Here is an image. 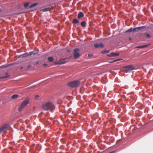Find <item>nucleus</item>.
I'll list each match as a JSON object with an SVG mask.
<instances>
[{"instance_id": "nucleus-1", "label": "nucleus", "mask_w": 153, "mask_h": 153, "mask_svg": "<svg viewBox=\"0 0 153 153\" xmlns=\"http://www.w3.org/2000/svg\"><path fill=\"white\" fill-rule=\"evenodd\" d=\"M42 108L44 110L51 111L54 109L55 107L53 102H48L44 103L42 105Z\"/></svg>"}, {"instance_id": "nucleus-2", "label": "nucleus", "mask_w": 153, "mask_h": 153, "mask_svg": "<svg viewBox=\"0 0 153 153\" xmlns=\"http://www.w3.org/2000/svg\"><path fill=\"white\" fill-rule=\"evenodd\" d=\"M80 84V82L79 81H74L71 82H68V85L71 87H77Z\"/></svg>"}, {"instance_id": "nucleus-3", "label": "nucleus", "mask_w": 153, "mask_h": 153, "mask_svg": "<svg viewBox=\"0 0 153 153\" xmlns=\"http://www.w3.org/2000/svg\"><path fill=\"white\" fill-rule=\"evenodd\" d=\"M29 100L28 99H26L22 103L20 106L19 107L18 110L19 111H21L23 108L25 107L28 103Z\"/></svg>"}, {"instance_id": "nucleus-4", "label": "nucleus", "mask_w": 153, "mask_h": 153, "mask_svg": "<svg viewBox=\"0 0 153 153\" xmlns=\"http://www.w3.org/2000/svg\"><path fill=\"white\" fill-rule=\"evenodd\" d=\"M79 48H76L74 49L73 55L74 59H77L80 57V55L79 53Z\"/></svg>"}, {"instance_id": "nucleus-5", "label": "nucleus", "mask_w": 153, "mask_h": 153, "mask_svg": "<svg viewBox=\"0 0 153 153\" xmlns=\"http://www.w3.org/2000/svg\"><path fill=\"white\" fill-rule=\"evenodd\" d=\"M123 68H126L125 71L126 72L128 73L131 72L132 70L134 69V68L132 65L126 66H124Z\"/></svg>"}, {"instance_id": "nucleus-6", "label": "nucleus", "mask_w": 153, "mask_h": 153, "mask_svg": "<svg viewBox=\"0 0 153 153\" xmlns=\"http://www.w3.org/2000/svg\"><path fill=\"white\" fill-rule=\"evenodd\" d=\"M8 125L7 124H6L4 125L1 128H0V134L2 132H6L8 128Z\"/></svg>"}, {"instance_id": "nucleus-7", "label": "nucleus", "mask_w": 153, "mask_h": 153, "mask_svg": "<svg viewBox=\"0 0 153 153\" xmlns=\"http://www.w3.org/2000/svg\"><path fill=\"white\" fill-rule=\"evenodd\" d=\"M94 45L95 47L96 48H102L104 46V45H103V44L101 43H96L94 44Z\"/></svg>"}, {"instance_id": "nucleus-8", "label": "nucleus", "mask_w": 153, "mask_h": 153, "mask_svg": "<svg viewBox=\"0 0 153 153\" xmlns=\"http://www.w3.org/2000/svg\"><path fill=\"white\" fill-rule=\"evenodd\" d=\"M119 55V53H110L108 55V56L110 57H115L118 56Z\"/></svg>"}, {"instance_id": "nucleus-9", "label": "nucleus", "mask_w": 153, "mask_h": 153, "mask_svg": "<svg viewBox=\"0 0 153 153\" xmlns=\"http://www.w3.org/2000/svg\"><path fill=\"white\" fill-rule=\"evenodd\" d=\"M66 62V61L65 60V59H62L60 60L57 63H55V64H62L65 63Z\"/></svg>"}, {"instance_id": "nucleus-10", "label": "nucleus", "mask_w": 153, "mask_h": 153, "mask_svg": "<svg viewBox=\"0 0 153 153\" xmlns=\"http://www.w3.org/2000/svg\"><path fill=\"white\" fill-rule=\"evenodd\" d=\"M54 8L53 7H47L46 8H45L43 9L42 10V11L43 12H46L49 11L53 9Z\"/></svg>"}, {"instance_id": "nucleus-11", "label": "nucleus", "mask_w": 153, "mask_h": 153, "mask_svg": "<svg viewBox=\"0 0 153 153\" xmlns=\"http://www.w3.org/2000/svg\"><path fill=\"white\" fill-rule=\"evenodd\" d=\"M145 27V26H142L140 27H137L135 28H134L133 29V31L134 32L135 31H138L139 30H140L141 29H143Z\"/></svg>"}, {"instance_id": "nucleus-12", "label": "nucleus", "mask_w": 153, "mask_h": 153, "mask_svg": "<svg viewBox=\"0 0 153 153\" xmlns=\"http://www.w3.org/2000/svg\"><path fill=\"white\" fill-rule=\"evenodd\" d=\"M84 15L83 13L82 12H80L79 13L78 15L77 18L78 19H80L81 18H82L84 17Z\"/></svg>"}, {"instance_id": "nucleus-13", "label": "nucleus", "mask_w": 153, "mask_h": 153, "mask_svg": "<svg viewBox=\"0 0 153 153\" xmlns=\"http://www.w3.org/2000/svg\"><path fill=\"white\" fill-rule=\"evenodd\" d=\"M72 22L74 24H77L79 23V20L76 19H74L73 20Z\"/></svg>"}, {"instance_id": "nucleus-14", "label": "nucleus", "mask_w": 153, "mask_h": 153, "mask_svg": "<svg viewBox=\"0 0 153 153\" xmlns=\"http://www.w3.org/2000/svg\"><path fill=\"white\" fill-rule=\"evenodd\" d=\"M81 25L83 27H85L86 25V23L85 21H82L81 23Z\"/></svg>"}, {"instance_id": "nucleus-15", "label": "nucleus", "mask_w": 153, "mask_h": 153, "mask_svg": "<svg viewBox=\"0 0 153 153\" xmlns=\"http://www.w3.org/2000/svg\"><path fill=\"white\" fill-rule=\"evenodd\" d=\"M10 76V75H9L7 73H6V76H4L0 77V79L6 78Z\"/></svg>"}, {"instance_id": "nucleus-16", "label": "nucleus", "mask_w": 153, "mask_h": 153, "mask_svg": "<svg viewBox=\"0 0 153 153\" xmlns=\"http://www.w3.org/2000/svg\"><path fill=\"white\" fill-rule=\"evenodd\" d=\"M37 53V52H35L34 51L30 52L28 53L29 56H31L32 55H35Z\"/></svg>"}, {"instance_id": "nucleus-17", "label": "nucleus", "mask_w": 153, "mask_h": 153, "mask_svg": "<svg viewBox=\"0 0 153 153\" xmlns=\"http://www.w3.org/2000/svg\"><path fill=\"white\" fill-rule=\"evenodd\" d=\"M19 95L18 94H16L12 95L11 97V98L12 99H15L17 98L18 97Z\"/></svg>"}, {"instance_id": "nucleus-18", "label": "nucleus", "mask_w": 153, "mask_h": 153, "mask_svg": "<svg viewBox=\"0 0 153 153\" xmlns=\"http://www.w3.org/2000/svg\"><path fill=\"white\" fill-rule=\"evenodd\" d=\"M53 58L52 57L50 56L48 57V61L51 62H52L53 61Z\"/></svg>"}, {"instance_id": "nucleus-19", "label": "nucleus", "mask_w": 153, "mask_h": 153, "mask_svg": "<svg viewBox=\"0 0 153 153\" xmlns=\"http://www.w3.org/2000/svg\"><path fill=\"white\" fill-rule=\"evenodd\" d=\"M21 56L22 58L26 57L28 56H29L28 53H25L22 55Z\"/></svg>"}, {"instance_id": "nucleus-20", "label": "nucleus", "mask_w": 153, "mask_h": 153, "mask_svg": "<svg viewBox=\"0 0 153 153\" xmlns=\"http://www.w3.org/2000/svg\"><path fill=\"white\" fill-rule=\"evenodd\" d=\"M37 5V3H35L34 4H32L31 5L30 7H29V8H32L34 7H35Z\"/></svg>"}, {"instance_id": "nucleus-21", "label": "nucleus", "mask_w": 153, "mask_h": 153, "mask_svg": "<svg viewBox=\"0 0 153 153\" xmlns=\"http://www.w3.org/2000/svg\"><path fill=\"white\" fill-rule=\"evenodd\" d=\"M133 31V28H131L126 31L125 33L131 32Z\"/></svg>"}, {"instance_id": "nucleus-22", "label": "nucleus", "mask_w": 153, "mask_h": 153, "mask_svg": "<svg viewBox=\"0 0 153 153\" xmlns=\"http://www.w3.org/2000/svg\"><path fill=\"white\" fill-rule=\"evenodd\" d=\"M29 2H26V3H24V7L25 8H26V7H28L29 5Z\"/></svg>"}, {"instance_id": "nucleus-23", "label": "nucleus", "mask_w": 153, "mask_h": 153, "mask_svg": "<svg viewBox=\"0 0 153 153\" xmlns=\"http://www.w3.org/2000/svg\"><path fill=\"white\" fill-rule=\"evenodd\" d=\"M148 46V45H145L142 46H139L137 47V48H145L146 47H147Z\"/></svg>"}, {"instance_id": "nucleus-24", "label": "nucleus", "mask_w": 153, "mask_h": 153, "mask_svg": "<svg viewBox=\"0 0 153 153\" xmlns=\"http://www.w3.org/2000/svg\"><path fill=\"white\" fill-rule=\"evenodd\" d=\"M109 52V51L108 50H105V51H103L102 52V53H108Z\"/></svg>"}, {"instance_id": "nucleus-25", "label": "nucleus", "mask_w": 153, "mask_h": 153, "mask_svg": "<svg viewBox=\"0 0 153 153\" xmlns=\"http://www.w3.org/2000/svg\"><path fill=\"white\" fill-rule=\"evenodd\" d=\"M145 35L147 37H148V38H150V35L148 33H145Z\"/></svg>"}, {"instance_id": "nucleus-26", "label": "nucleus", "mask_w": 153, "mask_h": 153, "mask_svg": "<svg viewBox=\"0 0 153 153\" xmlns=\"http://www.w3.org/2000/svg\"><path fill=\"white\" fill-rule=\"evenodd\" d=\"M39 96L38 95H36L35 97V99H37L39 97Z\"/></svg>"}, {"instance_id": "nucleus-27", "label": "nucleus", "mask_w": 153, "mask_h": 153, "mask_svg": "<svg viewBox=\"0 0 153 153\" xmlns=\"http://www.w3.org/2000/svg\"><path fill=\"white\" fill-rule=\"evenodd\" d=\"M122 60V59H119L115 60H114V61H113V62H111L112 63L113 62H116L117 61H119V60Z\"/></svg>"}, {"instance_id": "nucleus-28", "label": "nucleus", "mask_w": 153, "mask_h": 153, "mask_svg": "<svg viewBox=\"0 0 153 153\" xmlns=\"http://www.w3.org/2000/svg\"><path fill=\"white\" fill-rule=\"evenodd\" d=\"M92 56H93V54H88V56L89 57Z\"/></svg>"}, {"instance_id": "nucleus-29", "label": "nucleus", "mask_w": 153, "mask_h": 153, "mask_svg": "<svg viewBox=\"0 0 153 153\" xmlns=\"http://www.w3.org/2000/svg\"><path fill=\"white\" fill-rule=\"evenodd\" d=\"M43 65L44 67L46 66L47 65V64L45 63L43 64Z\"/></svg>"}, {"instance_id": "nucleus-30", "label": "nucleus", "mask_w": 153, "mask_h": 153, "mask_svg": "<svg viewBox=\"0 0 153 153\" xmlns=\"http://www.w3.org/2000/svg\"><path fill=\"white\" fill-rule=\"evenodd\" d=\"M30 66H31V65H29L27 66V68H29Z\"/></svg>"}, {"instance_id": "nucleus-31", "label": "nucleus", "mask_w": 153, "mask_h": 153, "mask_svg": "<svg viewBox=\"0 0 153 153\" xmlns=\"http://www.w3.org/2000/svg\"><path fill=\"white\" fill-rule=\"evenodd\" d=\"M128 39L130 41L131 40V39L130 37H129Z\"/></svg>"}, {"instance_id": "nucleus-32", "label": "nucleus", "mask_w": 153, "mask_h": 153, "mask_svg": "<svg viewBox=\"0 0 153 153\" xmlns=\"http://www.w3.org/2000/svg\"><path fill=\"white\" fill-rule=\"evenodd\" d=\"M36 64H39V63L38 61H37L36 62Z\"/></svg>"}, {"instance_id": "nucleus-33", "label": "nucleus", "mask_w": 153, "mask_h": 153, "mask_svg": "<svg viewBox=\"0 0 153 153\" xmlns=\"http://www.w3.org/2000/svg\"><path fill=\"white\" fill-rule=\"evenodd\" d=\"M23 68H24L23 67H21V68H20L21 69H23Z\"/></svg>"}]
</instances>
